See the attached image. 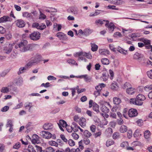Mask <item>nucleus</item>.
<instances>
[{
    "mask_svg": "<svg viewBox=\"0 0 152 152\" xmlns=\"http://www.w3.org/2000/svg\"><path fill=\"white\" fill-rule=\"evenodd\" d=\"M16 26L19 28H22L24 27L26 23L24 21L21 19H18L15 21Z\"/></svg>",
    "mask_w": 152,
    "mask_h": 152,
    "instance_id": "6",
    "label": "nucleus"
},
{
    "mask_svg": "<svg viewBox=\"0 0 152 152\" xmlns=\"http://www.w3.org/2000/svg\"><path fill=\"white\" fill-rule=\"evenodd\" d=\"M107 8L109 9H111L116 10H118V9L117 8H116L115 6L114 5H109L107 6Z\"/></svg>",
    "mask_w": 152,
    "mask_h": 152,
    "instance_id": "50",
    "label": "nucleus"
},
{
    "mask_svg": "<svg viewBox=\"0 0 152 152\" xmlns=\"http://www.w3.org/2000/svg\"><path fill=\"white\" fill-rule=\"evenodd\" d=\"M114 142L113 140H107L106 142V145L107 147H109L114 144Z\"/></svg>",
    "mask_w": 152,
    "mask_h": 152,
    "instance_id": "42",
    "label": "nucleus"
},
{
    "mask_svg": "<svg viewBox=\"0 0 152 152\" xmlns=\"http://www.w3.org/2000/svg\"><path fill=\"white\" fill-rule=\"evenodd\" d=\"M49 143L50 145L56 146H57L58 144L55 141H51L49 142Z\"/></svg>",
    "mask_w": 152,
    "mask_h": 152,
    "instance_id": "54",
    "label": "nucleus"
},
{
    "mask_svg": "<svg viewBox=\"0 0 152 152\" xmlns=\"http://www.w3.org/2000/svg\"><path fill=\"white\" fill-rule=\"evenodd\" d=\"M101 109L102 112L105 113H107L109 111V109L104 105L103 104H101Z\"/></svg>",
    "mask_w": 152,
    "mask_h": 152,
    "instance_id": "17",
    "label": "nucleus"
},
{
    "mask_svg": "<svg viewBox=\"0 0 152 152\" xmlns=\"http://www.w3.org/2000/svg\"><path fill=\"white\" fill-rule=\"evenodd\" d=\"M143 56L141 54L136 53L133 56V58L135 59H138L142 57Z\"/></svg>",
    "mask_w": 152,
    "mask_h": 152,
    "instance_id": "26",
    "label": "nucleus"
},
{
    "mask_svg": "<svg viewBox=\"0 0 152 152\" xmlns=\"http://www.w3.org/2000/svg\"><path fill=\"white\" fill-rule=\"evenodd\" d=\"M10 18L9 17L4 16L0 18V23H2L10 20Z\"/></svg>",
    "mask_w": 152,
    "mask_h": 152,
    "instance_id": "20",
    "label": "nucleus"
},
{
    "mask_svg": "<svg viewBox=\"0 0 152 152\" xmlns=\"http://www.w3.org/2000/svg\"><path fill=\"white\" fill-rule=\"evenodd\" d=\"M113 138L114 139H116L119 138V133L117 132H115L113 133Z\"/></svg>",
    "mask_w": 152,
    "mask_h": 152,
    "instance_id": "48",
    "label": "nucleus"
},
{
    "mask_svg": "<svg viewBox=\"0 0 152 152\" xmlns=\"http://www.w3.org/2000/svg\"><path fill=\"white\" fill-rule=\"evenodd\" d=\"M68 62L70 64L73 66H77V63H76L74 59H70L67 60Z\"/></svg>",
    "mask_w": 152,
    "mask_h": 152,
    "instance_id": "27",
    "label": "nucleus"
},
{
    "mask_svg": "<svg viewBox=\"0 0 152 152\" xmlns=\"http://www.w3.org/2000/svg\"><path fill=\"white\" fill-rule=\"evenodd\" d=\"M84 135L85 137L89 138L91 136L92 134L89 131L87 130H86L84 132Z\"/></svg>",
    "mask_w": 152,
    "mask_h": 152,
    "instance_id": "33",
    "label": "nucleus"
},
{
    "mask_svg": "<svg viewBox=\"0 0 152 152\" xmlns=\"http://www.w3.org/2000/svg\"><path fill=\"white\" fill-rule=\"evenodd\" d=\"M58 126H62L63 127H65L67 125L66 122L63 120H60L59 123H58Z\"/></svg>",
    "mask_w": 152,
    "mask_h": 152,
    "instance_id": "21",
    "label": "nucleus"
},
{
    "mask_svg": "<svg viewBox=\"0 0 152 152\" xmlns=\"http://www.w3.org/2000/svg\"><path fill=\"white\" fill-rule=\"evenodd\" d=\"M15 83L16 84L19 86H20L23 83V78L20 77L16 80Z\"/></svg>",
    "mask_w": 152,
    "mask_h": 152,
    "instance_id": "22",
    "label": "nucleus"
},
{
    "mask_svg": "<svg viewBox=\"0 0 152 152\" xmlns=\"http://www.w3.org/2000/svg\"><path fill=\"white\" fill-rule=\"evenodd\" d=\"M147 74L149 78L152 79V69L148 71L147 72Z\"/></svg>",
    "mask_w": 152,
    "mask_h": 152,
    "instance_id": "55",
    "label": "nucleus"
},
{
    "mask_svg": "<svg viewBox=\"0 0 152 152\" xmlns=\"http://www.w3.org/2000/svg\"><path fill=\"white\" fill-rule=\"evenodd\" d=\"M10 69H8L4 71L1 74V76L2 77H4L5 75H6L7 73L10 71Z\"/></svg>",
    "mask_w": 152,
    "mask_h": 152,
    "instance_id": "53",
    "label": "nucleus"
},
{
    "mask_svg": "<svg viewBox=\"0 0 152 152\" xmlns=\"http://www.w3.org/2000/svg\"><path fill=\"white\" fill-rule=\"evenodd\" d=\"M101 62L102 64L107 65L109 64L110 61L109 59L107 58H103L101 59Z\"/></svg>",
    "mask_w": 152,
    "mask_h": 152,
    "instance_id": "31",
    "label": "nucleus"
},
{
    "mask_svg": "<svg viewBox=\"0 0 152 152\" xmlns=\"http://www.w3.org/2000/svg\"><path fill=\"white\" fill-rule=\"evenodd\" d=\"M56 36L60 40H65L68 39L66 35L62 32H60L56 34Z\"/></svg>",
    "mask_w": 152,
    "mask_h": 152,
    "instance_id": "10",
    "label": "nucleus"
},
{
    "mask_svg": "<svg viewBox=\"0 0 152 152\" xmlns=\"http://www.w3.org/2000/svg\"><path fill=\"white\" fill-rule=\"evenodd\" d=\"M84 79L85 81L86 82H90L92 80L91 77L86 74L85 75Z\"/></svg>",
    "mask_w": 152,
    "mask_h": 152,
    "instance_id": "32",
    "label": "nucleus"
},
{
    "mask_svg": "<svg viewBox=\"0 0 152 152\" xmlns=\"http://www.w3.org/2000/svg\"><path fill=\"white\" fill-rule=\"evenodd\" d=\"M5 36L6 38L8 39H10L12 37L11 34L10 32H9L6 34Z\"/></svg>",
    "mask_w": 152,
    "mask_h": 152,
    "instance_id": "56",
    "label": "nucleus"
},
{
    "mask_svg": "<svg viewBox=\"0 0 152 152\" xmlns=\"http://www.w3.org/2000/svg\"><path fill=\"white\" fill-rule=\"evenodd\" d=\"M93 108L94 111L96 112L97 113H98L100 112L99 110V105L95 102L93 103Z\"/></svg>",
    "mask_w": 152,
    "mask_h": 152,
    "instance_id": "19",
    "label": "nucleus"
},
{
    "mask_svg": "<svg viewBox=\"0 0 152 152\" xmlns=\"http://www.w3.org/2000/svg\"><path fill=\"white\" fill-rule=\"evenodd\" d=\"M96 127L95 125H92L90 127L91 130L93 132L95 131Z\"/></svg>",
    "mask_w": 152,
    "mask_h": 152,
    "instance_id": "64",
    "label": "nucleus"
},
{
    "mask_svg": "<svg viewBox=\"0 0 152 152\" xmlns=\"http://www.w3.org/2000/svg\"><path fill=\"white\" fill-rule=\"evenodd\" d=\"M128 145L129 144L128 142H124L121 144V146L123 148L126 149Z\"/></svg>",
    "mask_w": 152,
    "mask_h": 152,
    "instance_id": "41",
    "label": "nucleus"
},
{
    "mask_svg": "<svg viewBox=\"0 0 152 152\" xmlns=\"http://www.w3.org/2000/svg\"><path fill=\"white\" fill-rule=\"evenodd\" d=\"M40 135L43 137L47 139H50L52 136L50 133L46 131H42L40 133Z\"/></svg>",
    "mask_w": 152,
    "mask_h": 152,
    "instance_id": "8",
    "label": "nucleus"
},
{
    "mask_svg": "<svg viewBox=\"0 0 152 152\" xmlns=\"http://www.w3.org/2000/svg\"><path fill=\"white\" fill-rule=\"evenodd\" d=\"M136 91L135 88L132 87V86L126 89V93L130 95H132Z\"/></svg>",
    "mask_w": 152,
    "mask_h": 152,
    "instance_id": "16",
    "label": "nucleus"
},
{
    "mask_svg": "<svg viewBox=\"0 0 152 152\" xmlns=\"http://www.w3.org/2000/svg\"><path fill=\"white\" fill-rule=\"evenodd\" d=\"M110 87L112 90H116L117 89L118 86L116 83H112L110 85Z\"/></svg>",
    "mask_w": 152,
    "mask_h": 152,
    "instance_id": "39",
    "label": "nucleus"
},
{
    "mask_svg": "<svg viewBox=\"0 0 152 152\" xmlns=\"http://www.w3.org/2000/svg\"><path fill=\"white\" fill-rule=\"evenodd\" d=\"M20 147V143L19 142H18L16 143L13 146V148L14 149H18Z\"/></svg>",
    "mask_w": 152,
    "mask_h": 152,
    "instance_id": "45",
    "label": "nucleus"
},
{
    "mask_svg": "<svg viewBox=\"0 0 152 152\" xmlns=\"http://www.w3.org/2000/svg\"><path fill=\"white\" fill-rule=\"evenodd\" d=\"M137 99L138 102L142 103V105L143 104L142 101L144 100L145 99V96L142 94H138L136 97Z\"/></svg>",
    "mask_w": 152,
    "mask_h": 152,
    "instance_id": "12",
    "label": "nucleus"
},
{
    "mask_svg": "<svg viewBox=\"0 0 152 152\" xmlns=\"http://www.w3.org/2000/svg\"><path fill=\"white\" fill-rule=\"evenodd\" d=\"M105 26L107 27L110 32H112L116 28V26L113 22L109 23V21L106 20Z\"/></svg>",
    "mask_w": 152,
    "mask_h": 152,
    "instance_id": "3",
    "label": "nucleus"
},
{
    "mask_svg": "<svg viewBox=\"0 0 152 152\" xmlns=\"http://www.w3.org/2000/svg\"><path fill=\"white\" fill-rule=\"evenodd\" d=\"M12 44H9L8 47H6L4 49V52L7 53H9L12 50Z\"/></svg>",
    "mask_w": 152,
    "mask_h": 152,
    "instance_id": "15",
    "label": "nucleus"
},
{
    "mask_svg": "<svg viewBox=\"0 0 152 152\" xmlns=\"http://www.w3.org/2000/svg\"><path fill=\"white\" fill-rule=\"evenodd\" d=\"M128 114L129 117H132L136 116L138 114V113L136 109H131L129 110Z\"/></svg>",
    "mask_w": 152,
    "mask_h": 152,
    "instance_id": "9",
    "label": "nucleus"
},
{
    "mask_svg": "<svg viewBox=\"0 0 152 152\" xmlns=\"http://www.w3.org/2000/svg\"><path fill=\"white\" fill-rule=\"evenodd\" d=\"M127 129V128L126 126L122 125L121 126L119 131L121 133H124L126 132Z\"/></svg>",
    "mask_w": 152,
    "mask_h": 152,
    "instance_id": "25",
    "label": "nucleus"
},
{
    "mask_svg": "<svg viewBox=\"0 0 152 152\" xmlns=\"http://www.w3.org/2000/svg\"><path fill=\"white\" fill-rule=\"evenodd\" d=\"M39 28H38V29H39L41 30H43V29L45 28L46 27V26L45 24L43 23H42L40 25L39 24Z\"/></svg>",
    "mask_w": 152,
    "mask_h": 152,
    "instance_id": "46",
    "label": "nucleus"
},
{
    "mask_svg": "<svg viewBox=\"0 0 152 152\" xmlns=\"http://www.w3.org/2000/svg\"><path fill=\"white\" fill-rule=\"evenodd\" d=\"M99 52L100 55L101 56H107L110 53L109 51L105 49H100L99 50Z\"/></svg>",
    "mask_w": 152,
    "mask_h": 152,
    "instance_id": "11",
    "label": "nucleus"
},
{
    "mask_svg": "<svg viewBox=\"0 0 152 152\" xmlns=\"http://www.w3.org/2000/svg\"><path fill=\"white\" fill-rule=\"evenodd\" d=\"M28 42L26 40H23L17 44L15 45V48L16 49L19 48L21 52H24L35 48L37 45L35 44H28Z\"/></svg>",
    "mask_w": 152,
    "mask_h": 152,
    "instance_id": "1",
    "label": "nucleus"
},
{
    "mask_svg": "<svg viewBox=\"0 0 152 152\" xmlns=\"http://www.w3.org/2000/svg\"><path fill=\"white\" fill-rule=\"evenodd\" d=\"M101 78L103 79L104 81H106L108 78V75L107 73H103L102 74V75Z\"/></svg>",
    "mask_w": 152,
    "mask_h": 152,
    "instance_id": "29",
    "label": "nucleus"
},
{
    "mask_svg": "<svg viewBox=\"0 0 152 152\" xmlns=\"http://www.w3.org/2000/svg\"><path fill=\"white\" fill-rule=\"evenodd\" d=\"M60 137L62 139V140H63V141L66 142H68V140L65 137L64 134H61L60 135Z\"/></svg>",
    "mask_w": 152,
    "mask_h": 152,
    "instance_id": "57",
    "label": "nucleus"
},
{
    "mask_svg": "<svg viewBox=\"0 0 152 152\" xmlns=\"http://www.w3.org/2000/svg\"><path fill=\"white\" fill-rule=\"evenodd\" d=\"M132 131L131 130H129L127 133V137L129 138L130 139L132 137Z\"/></svg>",
    "mask_w": 152,
    "mask_h": 152,
    "instance_id": "51",
    "label": "nucleus"
},
{
    "mask_svg": "<svg viewBox=\"0 0 152 152\" xmlns=\"http://www.w3.org/2000/svg\"><path fill=\"white\" fill-rule=\"evenodd\" d=\"M9 106H6L2 108L1 110V111L2 112H6L9 109Z\"/></svg>",
    "mask_w": 152,
    "mask_h": 152,
    "instance_id": "59",
    "label": "nucleus"
},
{
    "mask_svg": "<svg viewBox=\"0 0 152 152\" xmlns=\"http://www.w3.org/2000/svg\"><path fill=\"white\" fill-rule=\"evenodd\" d=\"M35 147L36 150L37 151H39L40 152H41V151H43L42 150V147L38 146L37 145H35Z\"/></svg>",
    "mask_w": 152,
    "mask_h": 152,
    "instance_id": "60",
    "label": "nucleus"
},
{
    "mask_svg": "<svg viewBox=\"0 0 152 152\" xmlns=\"http://www.w3.org/2000/svg\"><path fill=\"white\" fill-rule=\"evenodd\" d=\"M72 135L73 138L76 140H77L79 137V135L75 132L72 133Z\"/></svg>",
    "mask_w": 152,
    "mask_h": 152,
    "instance_id": "52",
    "label": "nucleus"
},
{
    "mask_svg": "<svg viewBox=\"0 0 152 152\" xmlns=\"http://www.w3.org/2000/svg\"><path fill=\"white\" fill-rule=\"evenodd\" d=\"M86 119L83 117H81L80 119L79 124L82 127H84L86 126Z\"/></svg>",
    "mask_w": 152,
    "mask_h": 152,
    "instance_id": "13",
    "label": "nucleus"
},
{
    "mask_svg": "<svg viewBox=\"0 0 152 152\" xmlns=\"http://www.w3.org/2000/svg\"><path fill=\"white\" fill-rule=\"evenodd\" d=\"M91 50L93 52H95L97 50L98 46L94 43H91Z\"/></svg>",
    "mask_w": 152,
    "mask_h": 152,
    "instance_id": "23",
    "label": "nucleus"
},
{
    "mask_svg": "<svg viewBox=\"0 0 152 152\" xmlns=\"http://www.w3.org/2000/svg\"><path fill=\"white\" fill-rule=\"evenodd\" d=\"M48 152H54L55 151L54 149L51 147L48 148L46 150Z\"/></svg>",
    "mask_w": 152,
    "mask_h": 152,
    "instance_id": "61",
    "label": "nucleus"
},
{
    "mask_svg": "<svg viewBox=\"0 0 152 152\" xmlns=\"http://www.w3.org/2000/svg\"><path fill=\"white\" fill-rule=\"evenodd\" d=\"M13 125L12 121L10 119H8L6 125V127H8L13 126Z\"/></svg>",
    "mask_w": 152,
    "mask_h": 152,
    "instance_id": "40",
    "label": "nucleus"
},
{
    "mask_svg": "<svg viewBox=\"0 0 152 152\" xmlns=\"http://www.w3.org/2000/svg\"><path fill=\"white\" fill-rule=\"evenodd\" d=\"M113 101L114 103L117 105L119 104L121 102L120 99L116 97H114L113 98Z\"/></svg>",
    "mask_w": 152,
    "mask_h": 152,
    "instance_id": "30",
    "label": "nucleus"
},
{
    "mask_svg": "<svg viewBox=\"0 0 152 152\" xmlns=\"http://www.w3.org/2000/svg\"><path fill=\"white\" fill-rule=\"evenodd\" d=\"M22 16L23 17L29 19H33L37 16L36 11H34L31 13L25 12L22 13Z\"/></svg>",
    "mask_w": 152,
    "mask_h": 152,
    "instance_id": "2",
    "label": "nucleus"
},
{
    "mask_svg": "<svg viewBox=\"0 0 152 152\" xmlns=\"http://www.w3.org/2000/svg\"><path fill=\"white\" fill-rule=\"evenodd\" d=\"M114 36L115 37H121L122 36V35L120 32H116L114 34Z\"/></svg>",
    "mask_w": 152,
    "mask_h": 152,
    "instance_id": "62",
    "label": "nucleus"
},
{
    "mask_svg": "<svg viewBox=\"0 0 152 152\" xmlns=\"http://www.w3.org/2000/svg\"><path fill=\"white\" fill-rule=\"evenodd\" d=\"M83 53V52L82 51L77 52L74 54V56L75 57H78V60H84L86 61V59L84 57L85 56L82 55Z\"/></svg>",
    "mask_w": 152,
    "mask_h": 152,
    "instance_id": "7",
    "label": "nucleus"
},
{
    "mask_svg": "<svg viewBox=\"0 0 152 152\" xmlns=\"http://www.w3.org/2000/svg\"><path fill=\"white\" fill-rule=\"evenodd\" d=\"M1 91L4 93H7L9 91V89L7 87H3Z\"/></svg>",
    "mask_w": 152,
    "mask_h": 152,
    "instance_id": "35",
    "label": "nucleus"
},
{
    "mask_svg": "<svg viewBox=\"0 0 152 152\" xmlns=\"http://www.w3.org/2000/svg\"><path fill=\"white\" fill-rule=\"evenodd\" d=\"M53 128V126L50 123H45L43 126V128L45 130H48L52 129Z\"/></svg>",
    "mask_w": 152,
    "mask_h": 152,
    "instance_id": "14",
    "label": "nucleus"
},
{
    "mask_svg": "<svg viewBox=\"0 0 152 152\" xmlns=\"http://www.w3.org/2000/svg\"><path fill=\"white\" fill-rule=\"evenodd\" d=\"M144 137L146 139L149 138L151 135L150 132L148 130H146L144 133Z\"/></svg>",
    "mask_w": 152,
    "mask_h": 152,
    "instance_id": "28",
    "label": "nucleus"
},
{
    "mask_svg": "<svg viewBox=\"0 0 152 152\" xmlns=\"http://www.w3.org/2000/svg\"><path fill=\"white\" fill-rule=\"evenodd\" d=\"M131 86H132L129 83L126 82L124 84L123 88L127 89L128 88H129Z\"/></svg>",
    "mask_w": 152,
    "mask_h": 152,
    "instance_id": "47",
    "label": "nucleus"
},
{
    "mask_svg": "<svg viewBox=\"0 0 152 152\" xmlns=\"http://www.w3.org/2000/svg\"><path fill=\"white\" fill-rule=\"evenodd\" d=\"M130 101L131 103H132L133 104H135L138 105H142V103L140 102H138L137 100V98L136 99L134 98L131 99L130 100Z\"/></svg>",
    "mask_w": 152,
    "mask_h": 152,
    "instance_id": "18",
    "label": "nucleus"
},
{
    "mask_svg": "<svg viewBox=\"0 0 152 152\" xmlns=\"http://www.w3.org/2000/svg\"><path fill=\"white\" fill-rule=\"evenodd\" d=\"M39 60L37 57H32L30 60L27 63V65L29 66L34 65L35 64L37 63Z\"/></svg>",
    "mask_w": 152,
    "mask_h": 152,
    "instance_id": "5",
    "label": "nucleus"
},
{
    "mask_svg": "<svg viewBox=\"0 0 152 152\" xmlns=\"http://www.w3.org/2000/svg\"><path fill=\"white\" fill-rule=\"evenodd\" d=\"M6 31V30L5 28L2 26H0V33L2 34H3Z\"/></svg>",
    "mask_w": 152,
    "mask_h": 152,
    "instance_id": "63",
    "label": "nucleus"
},
{
    "mask_svg": "<svg viewBox=\"0 0 152 152\" xmlns=\"http://www.w3.org/2000/svg\"><path fill=\"white\" fill-rule=\"evenodd\" d=\"M82 55H83L85 57H86L88 58L91 59L92 58V56L91 54L89 53H86L83 52V53Z\"/></svg>",
    "mask_w": 152,
    "mask_h": 152,
    "instance_id": "34",
    "label": "nucleus"
},
{
    "mask_svg": "<svg viewBox=\"0 0 152 152\" xmlns=\"http://www.w3.org/2000/svg\"><path fill=\"white\" fill-rule=\"evenodd\" d=\"M72 124V126L73 131L74 132H77L78 131V127L77 124L75 122H73Z\"/></svg>",
    "mask_w": 152,
    "mask_h": 152,
    "instance_id": "24",
    "label": "nucleus"
},
{
    "mask_svg": "<svg viewBox=\"0 0 152 152\" xmlns=\"http://www.w3.org/2000/svg\"><path fill=\"white\" fill-rule=\"evenodd\" d=\"M132 145L134 146H140L142 145L141 143L138 141H134L132 143Z\"/></svg>",
    "mask_w": 152,
    "mask_h": 152,
    "instance_id": "43",
    "label": "nucleus"
},
{
    "mask_svg": "<svg viewBox=\"0 0 152 152\" xmlns=\"http://www.w3.org/2000/svg\"><path fill=\"white\" fill-rule=\"evenodd\" d=\"M106 20L102 19L97 20L96 21L95 23L97 25L100 24L102 25L104 23V22H106Z\"/></svg>",
    "mask_w": 152,
    "mask_h": 152,
    "instance_id": "36",
    "label": "nucleus"
},
{
    "mask_svg": "<svg viewBox=\"0 0 152 152\" xmlns=\"http://www.w3.org/2000/svg\"><path fill=\"white\" fill-rule=\"evenodd\" d=\"M29 37L32 40H37L40 38V34L38 31H34L30 35Z\"/></svg>",
    "mask_w": 152,
    "mask_h": 152,
    "instance_id": "4",
    "label": "nucleus"
},
{
    "mask_svg": "<svg viewBox=\"0 0 152 152\" xmlns=\"http://www.w3.org/2000/svg\"><path fill=\"white\" fill-rule=\"evenodd\" d=\"M28 151L29 152H36L33 146L31 145H29L28 146Z\"/></svg>",
    "mask_w": 152,
    "mask_h": 152,
    "instance_id": "38",
    "label": "nucleus"
},
{
    "mask_svg": "<svg viewBox=\"0 0 152 152\" xmlns=\"http://www.w3.org/2000/svg\"><path fill=\"white\" fill-rule=\"evenodd\" d=\"M27 68V67H20L19 69V71L18 73V75H19L24 72L26 70Z\"/></svg>",
    "mask_w": 152,
    "mask_h": 152,
    "instance_id": "37",
    "label": "nucleus"
},
{
    "mask_svg": "<svg viewBox=\"0 0 152 152\" xmlns=\"http://www.w3.org/2000/svg\"><path fill=\"white\" fill-rule=\"evenodd\" d=\"M65 128H66L67 131L69 132H72L73 130V129L72 126H68L67 125V126H66Z\"/></svg>",
    "mask_w": 152,
    "mask_h": 152,
    "instance_id": "49",
    "label": "nucleus"
},
{
    "mask_svg": "<svg viewBox=\"0 0 152 152\" xmlns=\"http://www.w3.org/2000/svg\"><path fill=\"white\" fill-rule=\"evenodd\" d=\"M68 143L69 144V145L71 146H74L75 144V142H74V141L71 139H69L68 141Z\"/></svg>",
    "mask_w": 152,
    "mask_h": 152,
    "instance_id": "44",
    "label": "nucleus"
},
{
    "mask_svg": "<svg viewBox=\"0 0 152 152\" xmlns=\"http://www.w3.org/2000/svg\"><path fill=\"white\" fill-rule=\"evenodd\" d=\"M128 111V109L126 108L124 109L123 111V115L126 118Z\"/></svg>",
    "mask_w": 152,
    "mask_h": 152,
    "instance_id": "58",
    "label": "nucleus"
}]
</instances>
